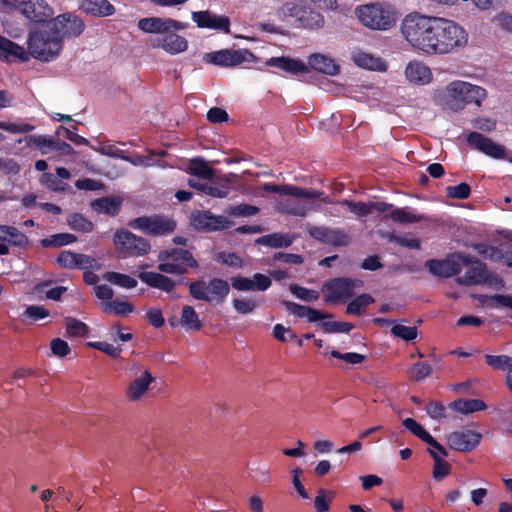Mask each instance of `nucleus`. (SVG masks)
I'll return each instance as SVG.
<instances>
[{"label":"nucleus","instance_id":"obj_1","mask_svg":"<svg viewBox=\"0 0 512 512\" xmlns=\"http://www.w3.org/2000/svg\"><path fill=\"white\" fill-rule=\"evenodd\" d=\"M401 33L414 51L428 57L456 53L468 42V33L457 22L420 12L404 17Z\"/></svg>","mask_w":512,"mask_h":512},{"label":"nucleus","instance_id":"obj_2","mask_svg":"<svg viewBox=\"0 0 512 512\" xmlns=\"http://www.w3.org/2000/svg\"><path fill=\"white\" fill-rule=\"evenodd\" d=\"M312 4L327 11L338 9L337 0H285L278 8L277 16L282 21L292 18L299 28L319 30L324 27L325 18L317 9L311 7Z\"/></svg>","mask_w":512,"mask_h":512},{"label":"nucleus","instance_id":"obj_3","mask_svg":"<svg viewBox=\"0 0 512 512\" xmlns=\"http://www.w3.org/2000/svg\"><path fill=\"white\" fill-rule=\"evenodd\" d=\"M26 45L30 59L35 58L46 62L54 60L60 54L63 46L59 36L52 34L47 24L31 28Z\"/></svg>","mask_w":512,"mask_h":512},{"label":"nucleus","instance_id":"obj_4","mask_svg":"<svg viewBox=\"0 0 512 512\" xmlns=\"http://www.w3.org/2000/svg\"><path fill=\"white\" fill-rule=\"evenodd\" d=\"M263 189L267 192H274L282 195H290L305 200L304 203L287 202L282 205V211L291 215L304 217L310 211L316 209V207L312 205L310 200L321 199L323 202H328L327 198L323 197V193L320 191L305 189L293 185L265 184L263 186Z\"/></svg>","mask_w":512,"mask_h":512},{"label":"nucleus","instance_id":"obj_5","mask_svg":"<svg viewBox=\"0 0 512 512\" xmlns=\"http://www.w3.org/2000/svg\"><path fill=\"white\" fill-rule=\"evenodd\" d=\"M355 15L363 26L378 31L390 29L398 19V14L391 5L380 2L358 6Z\"/></svg>","mask_w":512,"mask_h":512},{"label":"nucleus","instance_id":"obj_6","mask_svg":"<svg viewBox=\"0 0 512 512\" xmlns=\"http://www.w3.org/2000/svg\"><path fill=\"white\" fill-rule=\"evenodd\" d=\"M486 96L484 88L466 81L456 80L446 86L444 103L449 109L457 111L471 103L480 106Z\"/></svg>","mask_w":512,"mask_h":512},{"label":"nucleus","instance_id":"obj_7","mask_svg":"<svg viewBox=\"0 0 512 512\" xmlns=\"http://www.w3.org/2000/svg\"><path fill=\"white\" fill-rule=\"evenodd\" d=\"M128 383L125 390L126 398L131 402H138L152 390L155 377L150 368L139 362L132 361L126 368Z\"/></svg>","mask_w":512,"mask_h":512},{"label":"nucleus","instance_id":"obj_8","mask_svg":"<svg viewBox=\"0 0 512 512\" xmlns=\"http://www.w3.org/2000/svg\"><path fill=\"white\" fill-rule=\"evenodd\" d=\"M158 260L159 271L166 274L181 275L198 265L189 251L178 248L161 251Z\"/></svg>","mask_w":512,"mask_h":512},{"label":"nucleus","instance_id":"obj_9","mask_svg":"<svg viewBox=\"0 0 512 512\" xmlns=\"http://www.w3.org/2000/svg\"><path fill=\"white\" fill-rule=\"evenodd\" d=\"M230 291L229 283L225 280L214 278L212 280H198L189 285L190 295L196 299L210 304L221 303Z\"/></svg>","mask_w":512,"mask_h":512},{"label":"nucleus","instance_id":"obj_10","mask_svg":"<svg viewBox=\"0 0 512 512\" xmlns=\"http://www.w3.org/2000/svg\"><path fill=\"white\" fill-rule=\"evenodd\" d=\"M113 242L115 249L123 257L142 256L150 250L147 240L125 229L117 230L114 233Z\"/></svg>","mask_w":512,"mask_h":512},{"label":"nucleus","instance_id":"obj_11","mask_svg":"<svg viewBox=\"0 0 512 512\" xmlns=\"http://www.w3.org/2000/svg\"><path fill=\"white\" fill-rule=\"evenodd\" d=\"M46 24L51 29L52 34L59 36L61 43L64 38L79 36L85 27L83 21L72 13H64L57 17H52Z\"/></svg>","mask_w":512,"mask_h":512},{"label":"nucleus","instance_id":"obj_12","mask_svg":"<svg viewBox=\"0 0 512 512\" xmlns=\"http://www.w3.org/2000/svg\"><path fill=\"white\" fill-rule=\"evenodd\" d=\"M206 63L223 66L233 67L246 62L255 61V55L247 49L229 50L223 49L215 52L206 53L203 56Z\"/></svg>","mask_w":512,"mask_h":512},{"label":"nucleus","instance_id":"obj_13","mask_svg":"<svg viewBox=\"0 0 512 512\" xmlns=\"http://www.w3.org/2000/svg\"><path fill=\"white\" fill-rule=\"evenodd\" d=\"M129 226L133 229L155 236L169 234L175 229L174 221L159 216L139 217L131 220L129 222Z\"/></svg>","mask_w":512,"mask_h":512},{"label":"nucleus","instance_id":"obj_14","mask_svg":"<svg viewBox=\"0 0 512 512\" xmlns=\"http://www.w3.org/2000/svg\"><path fill=\"white\" fill-rule=\"evenodd\" d=\"M19 13L32 23L44 25L53 17L54 10L45 0H22Z\"/></svg>","mask_w":512,"mask_h":512},{"label":"nucleus","instance_id":"obj_15","mask_svg":"<svg viewBox=\"0 0 512 512\" xmlns=\"http://www.w3.org/2000/svg\"><path fill=\"white\" fill-rule=\"evenodd\" d=\"M470 260L468 257L455 254L444 260H429L426 262V267L435 276L449 277L460 272L463 266H468Z\"/></svg>","mask_w":512,"mask_h":512},{"label":"nucleus","instance_id":"obj_16","mask_svg":"<svg viewBox=\"0 0 512 512\" xmlns=\"http://www.w3.org/2000/svg\"><path fill=\"white\" fill-rule=\"evenodd\" d=\"M187 24L172 18L146 17L138 21V28L149 34L162 36L171 31H181Z\"/></svg>","mask_w":512,"mask_h":512},{"label":"nucleus","instance_id":"obj_17","mask_svg":"<svg viewBox=\"0 0 512 512\" xmlns=\"http://www.w3.org/2000/svg\"><path fill=\"white\" fill-rule=\"evenodd\" d=\"M231 182L232 176L227 175L217 180L214 178V176L211 177V179H204L203 181L190 179L188 181V185L208 196L214 198H224L229 194V185Z\"/></svg>","mask_w":512,"mask_h":512},{"label":"nucleus","instance_id":"obj_18","mask_svg":"<svg viewBox=\"0 0 512 512\" xmlns=\"http://www.w3.org/2000/svg\"><path fill=\"white\" fill-rule=\"evenodd\" d=\"M482 439V434L473 429H462L447 435L448 446L456 451L469 452L475 449Z\"/></svg>","mask_w":512,"mask_h":512},{"label":"nucleus","instance_id":"obj_19","mask_svg":"<svg viewBox=\"0 0 512 512\" xmlns=\"http://www.w3.org/2000/svg\"><path fill=\"white\" fill-rule=\"evenodd\" d=\"M191 19L198 28L220 30L226 34L230 32L229 18L209 10L194 11L191 13Z\"/></svg>","mask_w":512,"mask_h":512},{"label":"nucleus","instance_id":"obj_20","mask_svg":"<svg viewBox=\"0 0 512 512\" xmlns=\"http://www.w3.org/2000/svg\"><path fill=\"white\" fill-rule=\"evenodd\" d=\"M458 282L464 285L471 284H488L490 286L493 285H502L501 280L488 273L485 266L482 263L475 262L472 267L469 268L465 272V274L459 277Z\"/></svg>","mask_w":512,"mask_h":512},{"label":"nucleus","instance_id":"obj_21","mask_svg":"<svg viewBox=\"0 0 512 512\" xmlns=\"http://www.w3.org/2000/svg\"><path fill=\"white\" fill-rule=\"evenodd\" d=\"M407 82L414 86H426L433 80V73L429 66L419 60H411L404 69Z\"/></svg>","mask_w":512,"mask_h":512},{"label":"nucleus","instance_id":"obj_22","mask_svg":"<svg viewBox=\"0 0 512 512\" xmlns=\"http://www.w3.org/2000/svg\"><path fill=\"white\" fill-rule=\"evenodd\" d=\"M171 31L152 41L153 48H159L170 55H177L188 49V41L183 36Z\"/></svg>","mask_w":512,"mask_h":512},{"label":"nucleus","instance_id":"obj_23","mask_svg":"<svg viewBox=\"0 0 512 512\" xmlns=\"http://www.w3.org/2000/svg\"><path fill=\"white\" fill-rule=\"evenodd\" d=\"M361 282L350 279H335L325 285V300L327 302L348 298Z\"/></svg>","mask_w":512,"mask_h":512},{"label":"nucleus","instance_id":"obj_24","mask_svg":"<svg viewBox=\"0 0 512 512\" xmlns=\"http://www.w3.org/2000/svg\"><path fill=\"white\" fill-rule=\"evenodd\" d=\"M265 65L277 68L290 75L309 73V68L304 61L288 56L271 57L265 62Z\"/></svg>","mask_w":512,"mask_h":512},{"label":"nucleus","instance_id":"obj_25","mask_svg":"<svg viewBox=\"0 0 512 512\" xmlns=\"http://www.w3.org/2000/svg\"><path fill=\"white\" fill-rule=\"evenodd\" d=\"M231 285L238 291H265L271 286L268 276L256 273L251 278L236 276L231 278Z\"/></svg>","mask_w":512,"mask_h":512},{"label":"nucleus","instance_id":"obj_26","mask_svg":"<svg viewBox=\"0 0 512 512\" xmlns=\"http://www.w3.org/2000/svg\"><path fill=\"white\" fill-rule=\"evenodd\" d=\"M467 140L471 146L490 157L499 159L505 155L503 146L477 132L470 133Z\"/></svg>","mask_w":512,"mask_h":512},{"label":"nucleus","instance_id":"obj_27","mask_svg":"<svg viewBox=\"0 0 512 512\" xmlns=\"http://www.w3.org/2000/svg\"><path fill=\"white\" fill-rule=\"evenodd\" d=\"M0 59L6 62H27L30 56L27 48L0 36Z\"/></svg>","mask_w":512,"mask_h":512},{"label":"nucleus","instance_id":"obj_28","mask_svg":"<svg viewBox=\"0 0 512 512\" xmlns=\"http://www.w3.org/2000/svg\"><path fill=\"white\" fill-rule=\"evenodd\" d=\"M306 64L309 71L314 70L330 76H335L340 71V67L336 60L331 56L322 53H313L309 55Z\"/></svg>","mask_w":512,"mask_h":512},{"label":"nucleus","instance_id":"obj_29","mask_svg":"<svg viewBox=\"0 0 512 512\" xmlns=\"http://www.w3.org/2000/svg\"><path fill=\"white\" fill-rule=\"evenodd\" d=\"M227 223L226 218L217 217L209 211L196 212L191 216V224L198 230L215 231L225 228Z\"/></svg>","mask_w":512,"mask_h":512},{"label":"nucleus","instance_id":"obj_30","mask_svg":"<svg viewBox=\"0 0 512 512\" xmlns=\"http://www.w3.org/2000/svg\"><path fill=\"white\" fill-rule=\"evenodd\" d=\"M351 59L361 69L376 72H385L387 70V63L382 58L362 50L354 51Z\"/></svg>","mask_w":512,"mask_h":512},{"label":"nucleus","instance_id":"obj_31","mask_svg":"<svg viewBox=\"0 0 512 512\" xmlns=\"http://www.w3.org/2000/svg\"><path fill=\"white\" fill-rule=\"evenodd\" d=\"M342 206H346L350 212L355 214L358 217H364L372 213V211H377L379 213H386L390 209V204L382 201L376 202H352L348 200H343L340 202Z\"/></svg>","mask_w":512,"mask_h":512},{"label":"nucleus","instance_id":"obj_32","mask_svg":"<svg viewBox=\"0 0 512 512\" xmlns=\"http://www.w3.org/2000/svg\"><path fill=\"white\" fill-rule=\"evenodd\" d=\"M384 217H390L394 222L399 224H413L427 220V217L423 214L417 213L410 207L396 208L390 204L388 212L383 213Z\"/></svg>","mask_w":512,"mask_h":512},{"label":"nucleus","instance_id":"obj_33","mask_svg":"<svg viewBox=\"0 0 512 512\" xmlns=\"http://www.w3.org/2000/svg\"><path fill=\"white\" fill-rule=\"evenodd\" d=\"M138 277L148 286L165 292H170L175 287V282L173 280L157 272L141 271L139 272Z\"/></svg>","mask_w":512,"mask_h":512},{"label":"nucleus","instance_id":"obj_34","mask_svg":"<svg viewBox=\"0 0 512 512\" xmlns=\"http://www.w3.org/2000/svg\"><path fill=\"white\" fill-rule=\"evenodd\" d=\"M80 9L86 14L98 17L113 15L115 9L107 0H80Z\"/></svg>","mask_w":512,"mask_h":512},{"label":"nucleus","instance_id":"obj_35","mask_svg":"<svg viewBox=\"0 0 512 512\" xmlns=\"http://www.w3.org/2000/svg\"><path fill=\"white\" fill-rule=\"evenodd\" d=\"M310 234L320 241L338 246L347 245L349 242L347 235L339 231L328 230L325 228L314 227L310 230Z\"/></svg>","mask_w":512,"mask_h":512},{"label":"nucleus","instance_id":"obj_36","mask_svg":"<svg viewBox=\"0 0 512 512\" xmlns=\"http://www.w3.org/2000/svg\"><path fill=\"white\" fill-rule=\"evenodd\" d=\"M283 305L285 306L286 310L293 315L301 318H307L310 322H317L327 317L326 314L319 310H315L307 306H302L294 302L285 301L283 302Z\"/></svg>","mask_w":512,"mask_h":512},{"label":"nucleus","instance_id":"obj_37","mask_svg":"<svg viewBox=\"0 0 512 512\" xmlns=\"http://www.w3.org/2000/svg\"><path fill=\"white\" fill-rule=\"evenodd\" d=\"M179 324L187 331H199L203 326L199 314L190 305L182 308Z\"/></svg>","mask_w":512,"mask_h":512},{"label":"nucleus","instance_id":"obj_38","mask_svg":"<svg viewBox=\"0 0 512 512\" xmlns=\"http://www.w3.org/2000/svg\"><path fill=\"white\" fill-rule=\"evenodd\" d=\"M120 197L100 198L91 203L92 209L99 214L115 215L121 207Z\"/></svg>","mask_w":512,"mask_h":512},{"label":"nucleus","instance_id":"obj_39","mask_svg":"<svg viewBox=\"0 0 512 512\" xmlns=\"http://www.w3.org/2000/svg\"><path fill=\"white\" fill-rule=\"evenodd\" d=\"M453 411L461 414H471L486 409V404L480 399H458L449 406Z\"/></svg>","mask_w":512,"mask_h":512},{"label":"nucleus","instance_id":"obj_40","mask_svg":"<svg viewBox=\"0 0 512 512\" xmlns=\"http://www.w3.org/2000/svg\"><path fill=\"white\" fill-rule=\"evenodd\" d=\"M102 277L105 281L124 289H133L138 284L134 277L114 271L105 272Z\"/></svg>","mask_w":512,"mask_h":512},{"label":"nucleus","instance_id":"obj_41","mask_svg":"<svg viewBox=\"0 0 512 512\" xmlns=\"http://www.w3.org/2000/svg\"><path fill=\"white\" fill-rule=\"evenodd\" d=\"M0 241L8 242L14 246H22L26 243L27 238L14 227L0 226Z\"/></svg>","mask_w":512,"mask_h":512},{"label":"nucleus","instance_id":"obj_42","mask_svg":"<svg viewBox=\"0 0 512 512\" xmlns=\"http://www.w3.org/2000/svg\"><path fill=\"white\" fill-rule=\"evenodd\" d=\"M101 308L104 312L115 315H128L133 312V306L124 300H110L101 303Z\"/></svg>","mask_w":512,"mask_h":512},{"label":"nucleus","instance_id":"obj_43","mask_svg":"<svg viewBox=\"0 0 512 512\" xmlns=\"http://www.w3.org/2000/svg\"><path fill=\"white\" fill-rule=\"evenodd\" d=\"M187 171L199 177L198 180L203 181L204 179H211L214 175V171L209 167L207 162L201 159H193L190 161Z\"/></svg>","mask_w":512,"mask_h":512},{"label":"nucleus","instance_id":"obj_44","mask_svg":"<svg viewBox=\"0 0 512 512\" xmlns=\"http://www.w3.org/2000/svg\"><path fill=\"white\" fill-rule=\"evenodd\" d=\"M428 453L434 460L433 465V478L435 480H442L450 472V464L442 459L441 456L432 449H428Z\"/></svg>","mask_w":512,"mask_h":512},{"label":"nucleus","instance_id":"obj_45","mask_svg":"<svg viewBox=\"0 0 512 512\" xmlns=\"http://www.w3.org/2000/svg\"><path fill=\"white\" fill-rule=\"evenodd\" d=\"M76 237L70 233L54 234L41 241L43 247H61L72 244L76 241Z\"/></svg>","mask_w":512,"mask_h":512},{"label":"nucleus","instance_id":"obj_46","mask_svg":"<svg viewBox=\"0 0 512 512\" xmlns=\"http://www.w3.org/2000/svg\"><path fill=\"white\" fill-rule=\"evenodd\" d=\"M481 303L487 308H501L506 307L512 309V296L510 295H493L483 296Z\"/></svg>","mask_w":512,"mask_h":512},{"label":"nucleus","instance_id":"obj_47","mask_svg":"<svg viewBox=\"0 0 512 512\" xmlns=\"http://www.w3.org/2000/svg\"><path fill=\"white\" fill-rule=\"evenodd\" d=\"M374 299L368 294H362L353 299L347 306V313L360 315L365 309L373 303Z\"/></svg>","mask_w":512,"mask_h":512},{"label":"nucleus","instance_id":"obj_48","mask_svg":"<svg viewBox=\"0 0 512 512\" xmlns=\"http://www.w3.org/2000/svg\"><path fill=\"white\" fill-rule=\"evenodd\" d=\"M66 334L71 337H82L88 332V326L82 321L68 317L65 319Z\"/></svg>","mask_w":512,"mask_h":512},{"label":"nucleus","instance_id":"obj_49","mask_svg":"<svg viewBox=\"0 0 512 512\" xmlns=\"http://www.w3.org/2000/svg\"><path fill=\"white\" fill-rule=\"evenodd\" d=\"M488 365L494 369H502L506 375L512 370V358L507 355H485Z\"/></svg>","mask_w":512,"mask_h":512},{"label":"nucleus","instance_id":"obj_50","mask_svg":"<svg viewBox=\"0 0 512 512\" xmlns=\"http://www.w3.org/2000/svg\"><path fill=\"white\" fill-rule=\"evenodd\" d=\"M477 253L485 259L492 261H501L505 259V255L498 247L487 246L485 244H478L475 246Z\"/></svg>","mask_w":512,"mask_h":512},{"label":"nucleus","instance_id":"obj_51","mask_svg":"<svg viewBox=\"0 0 512 512\" xmlns=\"http://www.w3.org/2000/svg\"><path fill=\"white\" fill-rule=\"evenodd\" d=\"M391 333L395 337L401 338L405 341L414 340L418 335V331L415 326H406L403 324L394 325L391 329Z\"/></svg>","mask_w":512,"mask_h":512},{"label":"nucleus","instance_id":"obj_52","mask_svg":"<svg viewBox=\"0 0 512 512\" xmlns=\"http://www.w3.org/2000/svg\"><path fill=\"white\" fill-rule=\"evenodd\" d=\"M258 242L271 247H287L292 243L291 239L283 234L266 235L260 238Z\"/></svg>","mask_w":512,"mask_h":512},{"label":"nucleus","instance_id":"obj_53","mask_svg":"<svg viewBox=\"0 0 512 512\" xmlns=\"http://www.w3.org/2000/svg\"><path fill=\"white\" fill-rule=\"evenodd\" d=\"M68 225L77 231L90 232L93 229L91 221L87 220L80 214H72L68 217Z\"/></svg>","mask_w":512,"mask_h":512},{"label":"nucleus","instance_id":"obj_54","mask_svg":"<svg viewBox=\"0 0 512 512\" xmlns=\"http://www.w3.org/2000/svg\"><path fill=\"white\" fill-rule=\"evenodd\" d=\"M402 424L407 430H409L412 434H414L425 443L431 437V435L423 428V426L412 418L404 419Z\"/></svg>","mask_w":512,"mask_h":512},{"label":"nucleus","instance_id":"obj_55","mask_svg":"<svg viewBox=\"0 0 512 512\" xmlns=\"http://www.w3.org/2000/svg\"><path fill=\"white\" fill-rule=\"evenodd\" d=\"M334 494L327 490H319L314 500V507L317 512H327Z\"/></svg>","mask_w":512,"mask_h":512},{"label":"nucleus","instance_id":"obj_56","mask_svg":"<svg viewBox=\"0 0 512 512\" xmlns=\"http://www.w3.org/2000/svg\"><path fill=\"white\" fill-rule=\"evenodd\" d=\"M78 255L79 253H75L72 251H62L56 261L59 266L66 269H77L78 267Z\"/></svg>","mask_w":512,"mask_h":512},{"label":"nucleus","instance_id":"obj_57","mask_svg":"<svg viewBox=\"0 0 512 512\" xmlns=\"http://www.w3.org/2000/svg\"><path fill=\"white\" fill-rule=\"evenodd\" d=\"M234 309L240 314H250L258 306V302L252 298H237L233 300Z\"/></svg>","mask_w":512,"mask_h":512},{"label":"nucleus","instance_id":"obj_58","mask_svg":"<svg viewBox=\"0 0 512 512\" xmlns=\"http://www.w3.org/2000/svg\"><path fill=\"white\" fill-rule=\"evenodd\" d=\"M0 129L12 134L27 133L34 130V126L26 122H0Z\"/></svg>","mask_w":512,"mask_h":512},{"label":"nucleus","instance_id":"obj_59","mask_svg":"<svg viewBox=\"0 0 512 512\" xmlns=\"http://www.w3.org/2000/svg\"><path fill=\"white\" fill-rule=\"evenodd\" d=\"M290 291L297 298H299L303 301H307V302L316 301L319 297V294L317 291L307 289V288H304V287H301L298 285H291Z\"/></svg>","mask_w":512,"mask_h":512},{"label":"nucleus","instance_id":"obj_60","mask_svg":"<svg viewBox=\"0 0 512 512\" xmlns=\"http://www.w3.org/2000/svg\"><path fill=\"white\" fill-rule=\"evenodd\" d=\"M470 187L466 183L446 187V194L453 199H466L470 195Z\"/></svg>","mask_w":512,"mask_h":512},{"label":"nucleus","instance_id":"obj_61","mask_svg":"<svg viewBox=\"0 0 512 512\" xmlns=\"http://www.w3.org/2000/svg\"><path fill=\"white\" fill-rule=\"evenodd\" d=\"M41 183L52 191H63L66 184L59 180L56 175L52 173H44L40 179Z\"/></svg>","mask_w":512,"mask_h":512},{"label":"nucleus","instance_id":"obj_62","mask_svg":"<svg viewBox=\"0 0 512 512\" xmlns=\"http://www.w3.org/2000/svg\"><path fill=\"white\" fill-rule=\"evenodd\" d=\"M24 315L33 321H38L48 317L50 312L42 305H31L25 309Z\"/></svg>","mask_w":512,"mask_h":512},{"label":"nucleus","instance_id":"obj_63","mask_svg":"<svg viewBox=\"0 0 512 512\" xmlns=\"http://www.w3.org/2000/svg\"><path fill=\"white\" fill-rule=\"evenodd\" d=\"M217 261L233 268H240L243 266L242 259L231 252H220L217 254Z\"/></svg>","mask_w":512,"mask_h":512},{"label":"nucleus","instance_id":"obj_64","mask_svg":"<svg viewBox=\"0 0 512 512\" xmlns=\"http://www.w3.org/2000/svg\"><path fill=\"white\" fill-rule=\"evenodd\" d=\"M50 349L54 356L60 358L67 356L71 351L68 343L60 338H54L51 340Z\"/></svg>","mask_w":512,"mask_h":512}]
</instances>
